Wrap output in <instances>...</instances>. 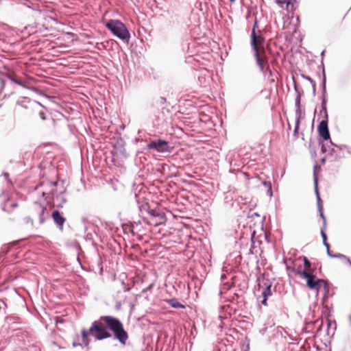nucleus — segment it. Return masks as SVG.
<instances>
[{"instance_id":"f257e3e1","label":"nucleus","mask_w":351,"mask_h":351,"mask_svg":"<svg viewBox=\"0 0 351 351\" xmlns=\"http://www.w3.org/2000/svg\"><path fill=\"white\" fill-rule=\"evenodd\" d=\"M91 331L97 332V337L102 340L113 338L125 346L129 338L121 321L111 315H102L92 323Z\"/></svg>"},{"instance_id":"f03ea898","label":"nucleus","mask_w":351,"mask_h":351,"mask_svg":"<svg viewBox=\"0 0 351 351\" xmlns=\"http://www.w3.org/2000/svg\"><path fill=\"white\" fill-rule=\"evenodd\" d=\"M257 27L258 23L255 19L250 35V45L254 51V57L261 72H264L265 68L271 72L267 58L263 54L264 51L261 53L258 50V46L265 44V38L261 34L256 33V29Z\"/></svg>"},{"instance_id":"7ed1b4c3","label":"nucleus","mask_w":351,"mask_h":351,"mask_svg":"<svg viewBox=\"0 0 351 351\" xmlns=\"http://www.w3.org/2000/svg\"><path fill=\"white\" fill-rule=\"evenodd\" d=\"M106 28L123 41L128 42L130 33L124 23L118 19H110L106 23Z\"/></svg>"},{"instance_id":"20e7f679","label":"nucleus","mask_w":351,"mask_h":351,"mask_svg":"<svg viewBox=\"0 0 351 351\" xmlns=\"http://www.w3.org/2000/svg\"><path fill=\"white\" fill-rule=\"evenodd\" d=\"M173 147L168 141L160 138L151 139L146 145L147 151H154L160 154L170 153Z\"/></svg>"},{"instance_id":"39448f33","label":"nucleus","mask_w":351,"mask_h":351,"mask_svg":"<svg viewBox=\"0 0 351 351\" xmlns=\"http://www.w3.org/2000/svg\"><path fill=\"white\" fill-rule=\"evenodd\" d=\"M147 213L149 215L152 219L148 220L143 217V220L148 225L157 226L162 223V221L166 220L165 213L160 209L149 208Z\"/></svg>"},{"instance_id":"423d86ee","label":"nucleus","mask_w":351,"mask_h":351,"mask_svg":"<svg viewBox=\"0 0 351 351\" xmlns=\"http://www.w3.org/2000/svg\"><path fill=\"white\" fill-rule=\"evenodd\" d=\"M125 145V142L122 138L119 137L116 139L112 146V150L111 151L113 160H123L127 158L128 154Z\"/></svg>"},{"instance_id":"0eeeda50","label":"nucleus","mask_w":351,"mask_h":351,"mask_svg":"<svg viewBox=\"0 0 351 351\" xmlns=\"http://www.w3.org/2000/svg\"><path fill=\"white\" fill-rule=\"evenodd\" d=\"M92 329V325L89 328L88 330H86L85 328H83L82 330V343H80L78 342L80 337L79 336H76V339H75L72 343L73 347L77 346H81L82 348L88 347L90 343V339L88 338V336L90 335L93 337L95 340L97 341H102V339H99L97 337V332L96 331H91Z\"/></svg>"},{"instance_id":"6e6552de","label":"nucleus","mask_w":351,"mask_h":351,"mask_svg":"<svg viewBox=\"0 0 351 351\" xmlns=\"http://www.w3.org/2000/svg\"><path fill=\"white\" fill-rule=\"evenodd\" d=\"M34 217L38 219L39 225L43 224L45 221L49 219V212L46 206L36 202L34 205Z\"/></svg>"},{"instance_id":"1a4fd4ad","label":"nucleus","mask_w":351,"mask_h":351,"mask_svg":"<svg viewBox=\"0 0 351 351\" xmlns=\"http://www.w3.org/2000/svg\"><path fill=\"white\" fill-rule=\"evenodd\" d=\"M256 281L258 282L259 288L263 287L261 293L262 297L269 298L272 295V282H270L269 279H265L263 277L258 276Z\"/></svg>"},{"instance_id":"9d476101","label":"nucleus","mask_w":351,"mask_h":351,"mask_svg":"<svg viewBox=\"0 0 351 351\" xmlns=\"http://www.w3.org/2000/svg\"><path fill=\"white\" fill-rule=\"evenodd\" d=\"M317 132L319 138L322 141H328L330 139V132L328 128V121L322 120L317 125Z\"/></svg>"},{"instance_id":"9b49d317","label":"nucleus","mask_w":351,"mask_h":351,"mask_svg":"<svg viewBox=\"0 0 351 351\" xmlns=\"http://www.w3.org/2000/svg\"><path fill=\"white\" fill-rule=\"evenodd\" d=\"M322 283H325V280L316 278V274L311 273L306 279V286L311 290L319 291Z\"/></svg>"},{"instance_id":"f8f14e48","label":"nucleus","mask_w":351,"mask_h":351,"mask_svg":"<svg viewBox=\"0 0 351 351\" xmlns=\"http://www.w3.org/2000/svg\"><path fill=\"white\" fill-rule=\"evenodd\" d=\"M51 216L58 229L62 230L66 222V218L63 214L58 210H53Z\"/></svg>"},{"instance_id":"ddd939ff","label":"nucleus","mask_w":351,"mask_h":351,"mask_svg":"<svg viewBox=\"0 0 351 351\" xmlns=\"http://www.w3.org/2000/svg\"><path fill=\"white\" fill-rule=\"evenodd\" d=\"M304 115V112L302 110V109H295V128L293 131V136L296 138L298 137V130L300 128V124L301 121V119Z\"/></svg>"},{"instance_id":"4468645a","label":"nucleus","mask_w":351,"mask_h":351,"mask_svg":"<svg viewBox=\"0 0 351 351\" xmlns=\"http://www.w3.org/2000/svg\"><path fill=\"white\" fill-rule=\"evenodd\" d=\"M53 205L58 208H61L66 202V198L64 192H61L56 195H53Z\"/></svg>"},{"instance_id":"2eb2a0df","label":"nucleus","mask_w":351,"mask_h":351,"mask_svg":"<svg viewBox=\"0 0 351 351\" xmlns=\"http://www.w3.org/2000/svg\"><path fill=\"white\" fill-rule=\"evenodd\" d=\"M321 237L322 238V241H323V245L326 247V253H327V255L330 257V258H335V254L332 253L330 250V244L328 243L327 240H328V237H327V234L326 233V232H324L323 230L321 232Z\"/></svg>"},{"instance_id":"dca6fc26","label":"nucleus","mask_w":351,"mask_h":351,"mask_svg":"<svg viewBox=\"0 0 351 351\" xmlns=\"http://www.w3.org/2000/svg\"><path fill=\"white\" fill-rule=\"evenodd\" d=\"M321 237L322 238V241H323V245L326 247V253H327V255L330 257V258H335V254L332 253L330 250V244L328 243L327 240H328V237H327V234L326 233V232H324L323 230L321 232Z\"/></svg>"},{"instance_id":"f3484780","label":"nucleus","mask_w":351,"mask_h":351,"mask_svg":"<svg viewBox=\"0 0 351 351\" xmlns=\"http://www.w3.org/2000/svg\"><path fill=\"white\" fill-rule=\"evenodd\" d=\"M165 302L173 308H185V305L180 302L176 298H172L165 300Z\"/></svg>"},{"instance_id":"a211bd4d","label":"nucleus","mask_w":351,"mask_h":351,"mask_svg":"<svg viewBox=\"0 0 351 351\" xmlns=\"http://www.w3.org/2000/svg\"><path fill=\"white\" fill-rule=\"evenodd\" d=\"M287 270L291 271V272L294 273L295 274L298 275L301 278H304L306 280L311 276V274H309V272H308L306 270H301V269H295L294 267H289V266L287 267Z\"/></svg>"},{"instance_id":"6ab92c4d","label":"nucleus","mask_w":351,"mask_h":351,"mask_svg":"<svg viewBox=\"0 0 351 351\" xmlns=\"http://www.w3.org/2000/svg\"><path fill=\"white\" fill-rule=\"evenodd\" d=\"M327 98H321V110L320 114H323L322 120L328 121V114L327 110Z\"/></svg>"},{"instance_id":"aec40b11","label":"nucleus","mask_w":351,"mask_h":351,"mask_svg":"<svg viewBox=\"0 0 351 351\" xmlns=\"http://www.w3.org/2000/svg\"><path fill=\"white\" fill-rule=\"evenodd\" d=\"M8 78L12 81V82L23 87L24 88H26V89H31V90H36L37 88H29V86H26L25 84V82H23L22 80L21 79H18L17 77H16L14 75H9L8 76Z\"/></svg>"},{"instance_id":"412c9836","label":"nucleus","mask_w":351,"mask_h":351,"mask_svg":"<svg viewBox=\"0 0 351 351\" xmlns=\"http://www.w3.org/2000/svg\"><path fill=\"white\" fill-rule=\"evenodd\" d=\"M135 198L136 203L138 204V207L139 209V211L141 214H143V212L147 213L148 210L149 209L150 206L148 203H141L140 197L137 195H135Z\"/></svg>"},{"instance_id":"4be33fe9","label":"nucleus","mask_w":351,"mask_h":351,"mask_svg":"<svg viewBox=\"0 0 351 351\" xmlns=\"http://www.w3.org/2000/svg\"><path fill=\"white\" fill-rule=\"evenodd\" d=\"M302 260L304 263V267L306 270L309 272V274H315L317 268L315 267L312 266L311 262L307 258L306 256H302Z\"/></svg>"},{"instance_id":"5701e85b","label":"nucleus","mask_w":351,"mask_h":351,"mask_svg":"<svg viewBox=\"0 0 351 351\" xmlns=\"http://www.w3.org/2000/svg\"><path fill=\"white\" fill-rule=\"evenodd\" d=\"M322 73V97L321 98H327L326 97V76L325 73V69L323 66Z\"/></svg>"},{"instance_id":"b1692460","label":"nucleus","mask_w":351,"mask_h":351,"mask_svg":"<svg viewBox=\"0 0 351 351\" xmlns=\"http://www.w3.org/2000/svg\"><path fill=\"white\" fill-rule=\"evenodd\" d=\"M317 209L319 213V216L322 218L323 221L322 227L320 230V232L323 230L324 232H326V219L323 212V205L322 203H319L317 204Z\"/></svg>"},{"instance_id":"393cba45","label":"nucleus","mask_w":351,"mask_h":351,"mask_svg":"<svg viewBox=\"0 0 351 351\" xmlns=\"http://www.w3.org/2000/svg\"><path fill=\"white\" fill-rule=\"evenodd\" d=\"M293 84H294V90L297 94L295 100V106L296 109H301L300 100H301L302 95H301V93L300 92V90H298V84L295 80H293Z\"/></svg>"},{"instance_id":"a878e982","label":"nucleus","mask_w":351,"mask_h":351,"mask_svg":"<svg viewBox=\"0 0 351 351\" xmlns=\"http://www.w3.org/2000/svg\"><path fill=\"white\" fill-rule=\"evenodd\" d=\"M313 182H314L315 193L316 199H317V204H318L319 203H322V199L320 197L319 190H318V177H317V175H316L315 173H314V180H313Z\"/></svg>"},{"instance_id":"bb28decb","label":"nucleus","mask_w":351,"mask_h":351,"mask_svg":"<svg viewBox=\"0 0 351 351\" xmlns=\"http://www.w3.org/2000/svg\"><path fill=\"white\" fill-rule=\"evenodd\" d=\"M322 287H323L324 290V296H323V298H322V302L324 303V300L328 298L330 295V287H329L328 282L325 280V283H322Z\"/></svg>"},{"instance_id":"cd10ccee","label":"nucleus","mask_w":351,"mask_h":351,"mask_svg":"<svg viewBox=\"0 0 351 351\" xmlns=\"http://www.w3.org/2000/svg\"><path fill=\"white\" fill-rule=\"evenodd\" d=\"M206 70L201 71V75H198V81L200 86H206V77H204L206 75L205 73H206Z\"/></svg>"},{"instance_id":"c85d7f7f","label":"nucleus","mask_w":351,"mask_h":351,"mask_svg":"<svg viewBox=\"0 0 351 351\" xmlns=\"http://www.w3.org/2000/svg\"><path fill=\"white\" fill-rule=\"evenodd\" d=\"M302 77L306 80H310V83L311 84L312 88H313V95H315V94H316V83H315V82L310 76L302 75Z\"/></svg>"},{"instance_id":"c756f323","label":"nucleus","mask_w":351,"mask_h":351,"mask_svg":"<svg viewBox=\"0 0 351 351\" xmlns=\"http://www.w3.org/2000/svg\"><path fill=\"white\" fill-rule=\"evenodd\" d=\"M263 186L267 187V194L269 197H271L273 195V192H272V186H271V182L269 181H264V182H263Z\"/></svg>"},{"instance_id":"7c9ffc66","label":"nucleus","mask_w":351,"mask_h":351,"mask_svg":"<svg viewBox=\"0 0 351 351\" xmlns=\"http://www.w3.org/2000/svg\"><path fill=\"white\" fill-rule=\"evenodd\" d=\"M162 114H163V112H162ZM156 117V118L154 121V125H158V126L162 125L165 121L164 114H162V116L157 115Z\"/></svg>"},{"instance_id":"2f4dec72","label":"nucleus","mask_w":351,"mask_h":351,"mask_svg":"<svg viewBox=\"0 0 351 351\" xmlns=\"http://www.w3.org/2000/svg\"><path fill=\"white\" fill-rule=\"evenodd\" d=\"M10 250V246H9L8 245H3L0 250V257L7 254Z\"/></svg>"},{"instance_id":"473e14b6","label":"nucleus","mask_w":351,"mask_h":351,"mask_svg":"<svg viewBox=\"0 0 351 351\" xmlns=\"http://www.w3.org/2000/svg\"><path fill=\"white\" fill-rule=\"evenodd\" d=\"M232 287V285L228 282H223L221 285V290H220V294L223 293V291H229Z\"/></svg>"},{"instance_id":"72a5a7b5","label":"nucleus","mask_w":351,"mask_h":351,"mask_svg":"<svg viewBox=\"0 0 351 351\" xmlns=\"http://www.w3.org/2000/svg\"><path fill=\"white\" fill-rule=\"evenodd\" d=\"M23 221L25 223L29 224L32 227H34V219L31 217H29V216L25 217L23 218Z\"/></svg>"},{"instance_id":"f704fd0d","label":"nucleus","mask_w":351,"mask_h":351,"mask_svg":"<svg viewBox=\"0 0 351 351\" xmlns=\"http://www.w3.org/2000/svg\"><path fill=\"white\" fill-rule=\"evenodd\" d=\"M27 99V98H26V97H23L21 99H19V100L16 101V104L17 106H21L22 108H23L25 109H27V106L24 104V101Z\"/></svg>"},{"instance_id":"c9c22d12","label":"nucleus","mask_w":351,"mask_h":351,"mask_svg":"<svg viewBox=\"0 0 351 351\" xmlns=\"http://www.w3.org/2000/svg\"><path fill=\"white\" fill-rule=\"evenodd\" d=\"M319 145L321 146V152L322 154H324L327 152V147L325 144L321 142L322 140L318 139Z\"/></svg>"},{"instance_id":"e433bc0d","label":"nucleus","mask_w":351,"mask_h":351,"mask_svg":"<svg viewBox=\"0 0 351 351\" xmlns=\"http://www.w3.org/2000/svg\"><path fill=\"white\" fill-rule=\"evenodd\" d=\"M167 102L166 98L160 97L156 101V103L160 106H163Z\"/></svg>"},{"instance_id":"4c0bfd02","label":"nucleus","mask_w":351,"mask_h":351,"mask_svg":"<svg viewBox=\"0 0 351 351\" xmlns=\"http://www.w3.org/2000/svg\"><path fill=\"white\" fill-rule=\"evenodd\" d=\"M154 286V282L150 283L145 289H143L142 293H145L147 291H149L152 289Z\"/></svg>"},{"instance_id":"58836bf2","label":"nucleus","mask_w":351,"mask_h":351,"mask_svg":"<svg viewBox=\"0 0 351 351\" xmlns=\"http://www.w3.org/2000/svg\"><path fill=\"white\" fill-rule=\"evenodd\" d=\"M38 116L43 121H45L47 119L46 113L43 110H41L38 112Z\"/></svg>"},{"instance_id":"ea45409f","label":"nucleus","mask_w":351,"mask_h":351,"mask_svg":"<svg viewBox=\"0 0 351 351\" xmlns=\"http://www.w3.org/2000/svg\"><path fill=\"white\" fill-rule=\"evenodd\" d=\"M121 285L123 287V291L125 292H128V291H130V289H131V287H129L126 283H125L123 281L121 282Z\"/></svg>"},{"instance_id":"a19ab883","label":"nucleus","mask_w":351,"mask_h":351,"mask_svg":"<svg viewBox=\"0 0 351 351\" xmlns=\"http://www.w3.org/2000/svg\"><path fill=\"white\" fill-rule=\"evenodd\" d=\"M335 258L341 259L342 261H344L345 258H346V256L341 254V253H336L335 255Z\"/></svg>"},{"instance_id":"79ce46f5","label":"nucleus","mask_w":351,"mask_h":351,"mask_svg":"<svg viewBox=\"0 0 351 351\" xmlns=\"http://www.w3.org/2000/svg\"><path fill=\"white\" fill-rule=\"evenodd\" d=\"M285 2V4L287 5V8H288L289 5H293L294 3L296 2V0H283Z\"/></svg>"},{"instance_id":"37998d69","label":"nucleus","mask_w":351,"mask_h":351,"mask_svg":"<svg viewBox=\"0 0 351 351\" xmlns=\"http://www.w3.org/2000/svg\"><path fill=\"white\" fill-rule=\"evenodd\" d=\"M324 54H325V50H323L322 52H321V65L319 66L322 67V69L323 70V66H324Z\"/></svg>"},{"instance_id":"c03bdc74","label":"nucleus","mask_w":351,"mask_h":351,"mask_svg":"<svg viewBox=\"0 0 351 351\" xmlns=\"http://www.w3.org/2000/svg\"><path fill=\"white\" fill-rule=\"evenodd\" d=\"M276 4H278L281 8H284L285 2L283 0H275Z\"/></svg>"},{"instance_id":"a18cd8bd","label":"nucleus","mask_w":351,"mask_h":351,"mask_svg":"<svg viewBox=\"0 0 351 351\" xmlns=\"http://www.w3.org/2000/svg\"><path fill=\"white\" fill-rule=\"evenodd\" d=\"M5 306H6L5 303L3 302V301L0 300V313H2V311L5 310Z\"/></svg>"},{"instance_id":"49530a36","label":"nucleus","mask_w":351,"mask_h":351,"mask_svg":"<svg viewBox=\"0 0 351 351\" xmlns=\"http://www.w3.org/2000/svg\"><path fill=\"white\" fill-rule=\"evenodd\" d=\"M2 176L4 177V178H5V179L8 182H10V179H9V176H10V175H9V173H7V172H3V174H2Z\"/></svg>"},{"instance_id":"de8ad7c7","label":"nucleus","mask_w":351,"mask_h":351,"mask_svg":"<svg viewBox=\"0 0 351 351\" xmlns=\"http://www.w3.org/2000/svg\"><path fill=\"white\" fill-rule=\"evenodd\" d=\"M267 299H268L267 297H263L261 304L264 306H267Z\"/></svg>"},{"instance_id":"09e8293b","label":"nucleus","mask_w":351,"mask_h":351,"mask_svg":"<svg viewBox=\"0 0 351 351\" xmlns=\"http://www.w3.org/2000/svg\"><path fill=\"white\" fill-rule=\"evenodd\" d=\"M121 302H117L116 304H115V309L117 311H119L121 309Z\"/></svg>"},{"instance_id":"8fccbe9b","label":"nucleus","mask_w":351,"mask_h":351,"mask_svg":"<svg viewBox=\"0 0 351 351\" xmlns=\"http://www.w3.org/2000/svg\"><path fill=\"white\" fill-rule=\"evenodd\" d=\"M254 242H252V244L251 245V247L250 249V253L252 254H254L255 252H254Z\"/></svg>"},{"instance_id":"3c124183","label":"nucleus","mask_w":351,"mask_h":351,"mask_svg":"<svg viewBox=\"0 0 351 351\" xmlns=\"http://www.w3.org/2000/svg\"><path fill=\"white\" fill-rule=\"evenodd\" d=\"M336 152L335 149L334 148H331L328 150V155L332 156Z\"/></svg>"},{"instance_id":"603ef678","label":"nucleus","mask_w":351,"mask_h":351,"mask_svg":"<svg viewBox=\"0 0 351 351\" xmlns=\"http://www.w3.org/2000/svg\"><path fill=\"white\" fill-rule=\"evenodd\" d=\"M335 147H337L339 149H342L344 147H346V145L341 144V145H335Z\"/></svg>"},{"instance_id":"864d4df0","label":"nucleus","mask_w":351,"mask_h":351,"mask_svg":"<svg viewBox=\"0 0 351 351\" xmlns=\"http://www.w3.org/2000/svg\"><path fill=\"white\" fill-rule=\"evenodd\" d=\"M234 298H236L237 300H238V299L240 298V295L238 294L237 293H234V296H233V298H232V299L231 300L232 302H233V301L234 300Z\"/></svg>"},{"instance_id":"5fc2aeb1","label":"nucleus","mask_w":351,"mask_h":351,"mask_svg":"<svg viewBox=\"0 0 351 351\" xmlns=\"http://www.w3.org/2000/svg\"><path fill=\"white\" fill-rule=\"evenodd\" d=\"M317 169L320 170V167H318V165H315L314 166V168H313V174L315 173H315L317 174Z\"/></svg>"},{"instance_id":"6e6d98bb","label":"nucleus","mask_w":351,"mask_h":351,"mask_svg":"<svg viewBox=\"0 0 351 351\" xmlns=\"http://www.w3.org/2000/svg\"><path fill=\"white\" fill-rule=\"evenodd\" d=\"M343 261L346 263H348V264H349L351 266V261H350V259L348 256H346V258H345V260Z\"/></svg>"},{"instance_id":"4d7b16f0","label":"nucleus","mask_w":351,"mask_h":351,"mask_svg":"<svg viewBox=\"0 0 351 351\" xmlns=\"http://www.w3.org/2000/svg\"><path fill=\"white\" fill-rule=\"evenodd\" d=\"M332 325V322L329 319L327 320V326H328V329L329 330V328H330Z\"/></svg>"},{"instance_id":"13d9d810","label":"nucleus","mask_w":351,"mask_h":351,"mask_svg":"<svg viewBox=\"0 0 351 351\" xmlns=\"http://www.w3.org/2000/svg\"><path fill=\"white\" fill-rule=\"evenodd\" d=\"M243 174L246 178V179H247V180L250 179V176L247 173L243 172Z\"/></svg>"},{"instance_id":"bf43d9fd","label":"nucleus","mask_w":351,"mask_h":351,"mask_svg":"<svg viewBox=\"0 0 351 351\" xmlns=\"http://www.w3.org/2000/svg\"><path fill=\"white\" fill-rule=\"evenodd\" d=\"M328 141H329L330 145L335 147V145H336V144L332 141L330 138V139H328Z\"/></svg>"},{"instance_id":"052dcab7","label":"nucleus","mask_w":351,"mask_h":351,"mask_svg":"<svg viewBox=\"0 0 351 351\" xmlns=\"http://www.w3.org/2000/svg\"><path fill=\"white\" fill-rule=\"evenodd\" d=\"M325 162H326V157H324V158H322V160H321V163H322V164H324V163H325Z\"/></svg>"},{"instance_id":"680f3d73","label":"nucleus","mask_w":351,"mask_h":351,"mask_svg":"<svg viewBox=\"0 0 351 351\" xmlns=\"http://www.w3.org/2000/svg\"><path fill=\"white\" fill-rule=\"evenodd\" d=\"M226 278V275L225 274H222L221 276V280L223 281L225 278Z\"/></svg>"},{"instance_id":"e2e57ef3","label":"nucleus","mask_w":351,"mask_h":351,"mask_svg":"<svg viewBox=\"0 0 351 351\" xmlns=\"http://www.w3.org/2000/svg\"><path fill=\"white\" fill-rule=\"evenodd\" d=\"M34 102H35L37 105H38V106H41V107L44 108V106H43L40 102H38V101H35Z\"/></svg>"},{"instance_id":"0e129e2a","label":"nucleus","mask_w":351,"mask_h":351,"mask_svg":"<svg viewBox=\"0 0 351 351\" xmlns=\"http://www.w3.org/2000/svg\"><path fill=\"white\" fill-rule=\"evenodd\" d=\"M101 45V43H97L96 44V48H97V49H100V47H99V45Z\"/></svg>"},{"instance_id":"69168bd1","label":"nucleus","mask_w":351,"mask_h":351,"mask_svg":"<svg viewBox=\"0 0 351 351\" xmlns=\"http://www.w3.org/2000/svg\"><path fill=\"white\" fill-rule=\"evenodd\" d=\"M50 184H51V186H53V187L56 186V184H55L54 182H51Z\"/></svg>"},{"instance_id":"338daca9","label":"nucleus","mask_w":351,"mask_h":351,"mask_svg":"<svg viewBox=\"0 0 351 351\" xmlns=\"http://www.w3.org/2000/svg\"><path fill=\"white\" fill-rule=\"evenodd\" d=\"M350 324L351 326V314L349 315Z\"/></svg>"},{"instance_id":"774afa93","label":"nucleus","mask_w":351,"mask_h":351,"mask_svg":"<svg viewBox=\"0 0 351 351\" xmlns=\"http://www.w3.org/2000/svg\"><path fill=\"white\" fill-rule=\"evenodd\" d=\"M82 221H83L84 223H85V222L86 221V219L85 218H83V219H82Z\"/></svg>"}]
</instances>
